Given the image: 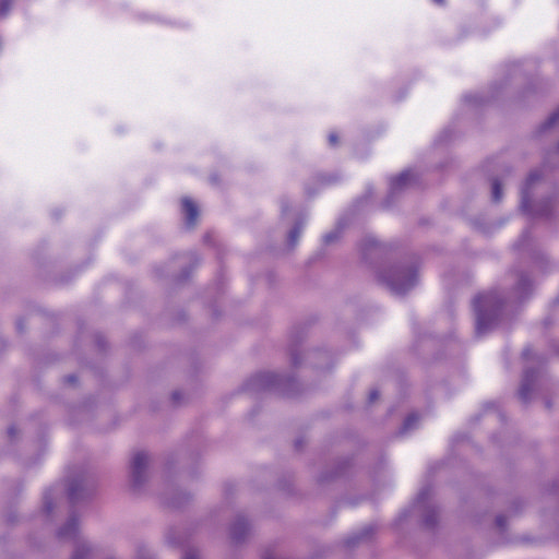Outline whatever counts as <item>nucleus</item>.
Listing matches in <instances>:
<instances>
[{
  "label": "nucleus",
  "mask_w": 559,
  "mask_h": 559,
  "mask_svg": "<svg viewBox=\"0 0 559 559\" xmlns=\"http://www.w3.org/2000/svg\"><path fill=\"white\" fill-rule=\"evenodd\" d=\"M183 559H198V556L194 552H187L183 557Z\"/></svg>",
  "instance_id": "nucleus-22"
},
{
  "label": "nucleus",
  "mask_w": 559,
  "mask_h": 559,
  "mask_svg": "<svg viewBox=\"0 0 559 559\" xmlns=\"http://www.w3.org/2000/svg\"><path fill=\"white\" fill-rule=\"evenodd\" d=\"M136 559H152L146 549H140L136 555Z\"/></svg>",
  "instance_id": "nucleus-17"
},
{
  "label": "nucleus",
  "mask_w": 559,
  "mask_h": 559,
  "mask_svg": "<svg viewBox=\"0 0 559 559\" xmlns=\"http://www.w3.org/2000/svg\"><path fill=\"white\" fill-rule=\"evenodd\" d=\"M501 186L497 179L492 180L491 183V198L495 202H499L501 200Z\"/></svg>",
  "instance_id": "nucleus-9"
},
{
  "label": "nucleus",
  "mask_w": 559,
  "mask_h": 559,
  "mask_svg": "<svg viewBox=\"0 0 559 559\" xmlns=\"http://www.w3.org/2000/svg\"><path fill=\"white\" fill-rule=\"evenodd\" d=\"M502 307V299L497 293L479 295L474 300L476 312V332L485 334L496 323Z\"/></svg>",
  "instance_id": "nucleus-1"
},
{
  "label": "nucleus",
  "mask_w": 559,
  "mask_h": 559,
  "mask_svg": "<svg viewBox=\"0 0 559 559\" xmlns=\"http://www.w3.org/2000/svg\"><path fill=\"white\" fill-rule=\"evenodd\" d=\"M260 379L266 382V385H273L275 383V377L273 374L261 376Z\"/></svg>",
  "instance_id": "nucleus-16"
},
{
  "label": "nucleus",
  "mask_w": 559,
  "mask_h": 559,
  "mask_svg": "<svg viewBox=\"0 0 559 559\" xmlns=\"http://www.w3.org/2000/svg\"><path fill=\"white\" fill-rule=\"evenodd\" d=\"M530 393H531V388H530V384L527 382V380H525L520 390H519V395L520 397L523 400V401H527L528 397H530Z\"/></svg>",
  "instance_id": "nucleus-10"
},
{
  "label": "nucleus",
  "mask_w": 559,
  "mask_h": 559,
  "mask_svg": "<svg viewBox=\"0 0 559 559\" xmlns=\"http://www.w3.org/2000/svg\"><path fill=\"white\" fill-rule=\"evenodd\" d=\"M78 521L75 518H71L59 531V535L62 538H71L76 535Z\"/></svg>",
  "instance_id": "nucleus-7"
},
{
  "label": "nucleus",
  "mask_w": 559,
  "mask_h": 559,
  "mask_svg": "<svg viewBox=\"0 0 559 559\" xmlns=\"http://www.w3.org/2000/svg\"><path fill=\"white\" fill-rule=\"evenodd\" d=\"M248 531V523L245 519H238L231 530H230V534H231V537L235 539V540H240L241 538L245 537L246 533Z\"/></svg>",
  "instance_id": "nucleus-6"
},
{
  "label": "nucleus",
  "mask_w": 559,
  "mask_h": 559,
  "mask_svg": "<svg viewBox=\"0 0 559 559\" xmlns=\"http://www.w3.org/2000/svg\"><path fill=\"white\" fill-rule=\"evenodd\" d=\"M90 551L91 549L86 544H80L76 547L72 559H84L90 554Z\"/></svg>",
  "instance_id": "nucleus-8"
},
{
  "label": "nucleus",
  "mask_w": 559,
  "mask_h": 559,
  "mask_svg": "<svg viewBox=\"0 0 559 559\" xmlns=\"http://www.w3.org/2000/svg\"><path fill=\"white\" fill-rule=\"evenodd\" d=\"M70 496H71V498H75L74 488H70Z\"/></svg>",
  "instance_id": "nucleus-24"
},
{
  "label": "nucleus",
  "mask_w": 559,
  "mask_h": 559,
  "mask_svg": "<svg viewBox=\"0 0 559 559\" xmlns=\"http://www.w3.org/2000/svg\"><path fill=\"white\" fill-rule=\"evenodd\" d=\"M436 3L442 4L444 0H433Z\"/></svg>",
  "instance_id": "nucleus-27"
},
{
  "label": "nucleus",
  "mask_w": 559,
  "mask_h": 559,
  "mask_svg": "<svg viewBox=\"0 0 559 559\" xmlns=\"http://www.w3.org/2000/svg\"><path fill=\"white\" fill-rule=\"evenodd\" d=\"M378 278L392 293L402 295L415 286L417 274L413 265L396 264L379 272Z\"/></svg>",
  "instance_id": "nucleus-2"
},
{
  "label": "nucleus",
  "mask_w": 559,
  "mask_h": 559,
  "mask_svg": "<svg viewBox=\"0 0 559 559\" xmlns=\"http://www.w3.org/2000/svg\"><path fill=\"white\" fill-rule=\"evenodd\" d=\"M67 380H68L69 382H74V380H75V379H74V377H73V376H70V377H68V379H67Z\"/></svg>",
  "instance_id": "nucleus-26"
},
{
  "label": "nucleus",
  "mask_w": 559,
  "mask_h": 559,
  "mask_svg": "<svg viewBox=\"0 0 559 559\" xmlns=\"http://www.w3.org/2000/svg\"><path fill=\"white\" fill-rule=\"evenodd\" d=\"M300 233H301V226L300 225H296L289 233V242L290 245H295L297 241H298V238L300 236Z\"/></svg>",
  "instance_id": "nucleus-11"
},
{
  "label": "nucleus",
  "mask_w": 559,
  "mask_h": 559,
  "mask_svg": "<svg viewBox=\"0 0 559 559\" xmlns=\"http://www.w3.org/2000/svg\"><path fill=\"white\" fill-rule=\"evenodd\" d=\"M379 397V392L377 390H372L369 394V402L372 403L377 401Z\"/></svg>",
  "instance_id": "nucleus-18"
},
{
  "label": "nucleus",
  "mask_w": 559,
  "mask_h": 559,
  "mask_svg": "<svg viewBox=\"0 0 559 559\" xmlns=\"http://www.w3.org/2000/svg\"><path fill=\"white\" fill-rule=\"evenodd\" d=\"M12 1L13 0H0V15H4L9 11Z\"/></svg>",
  "instance_id": "nucleus-13"
},
{
  "label": "nucleus",
  "mask_w": 559,
  "mask_h": 559,
  "mask_svg": "<svg viewBox=\"0 0 559 559\" xmlns=\"http://www.w3.org/2000/svg\"><path fill=\"white\" fill-rule=\"evenodd\" d=\"M424 495H425V492H420L419 498H420V499H424Z\"/></svg>",
  "instance_id": "nucleus-30"
},
{
  "label": "nucleus",
  "mask_w": 559,
  "mask_h": 559,
  "mask_svg": "<svg viewBox=\"0 0 559 559\" xmlns=\"http://www.w3.org/2000/svg\"><path fill=\"white\" fill-rule=\"evenodd\" d=\"M559 121V109L554 112L547 120L546 122V126L547 127H552L555 126L557 122Z\"/></svg>",
  "instance_id": "nucleus-15"
},
{
  "label": "nucleus",
  "mask_w": 559,
  "mask_h": 559,
  "mask_svg": "<svg viewBox=\"0 0 559 559\" xmlns=\"http://www.w3.org/2000/svg\"><path fill=\"white\" fill-rule=\"evenodd\" d=\"M539 178H540L539 171H537V170L532 171L527 177L526 187L532 186L535 181L539 180Z\"/></svg>",
  "instance_id": "nucleus-14"
},
{
  "label": "nucleus",
  "mask_w": 559,
  "mask_h": 559,
  "mask_svg": "<svg viewBox=\"0 0 559 559\" xmlns=\"http://www.w3.org/2000/svg\"><path fill=\"white\" fill-rule=\"evenodd\" d=\"M417 419L418 418L416 415L408 416L404 423L403 429L406 431V430H409L411 428H413V426L417 421Z\"/></svg>",
  "instance_id": "nucleus-12"
},
{
  "label": "nucleus",
  "mask_w": 559,
  "mask_h": 559,
  "mask_svg": "<svg viewBox=\"0 0 559 559\" xmlns=\"http://www.w3.org/2000/svg\"><path fill=\"white\" fill-rule=\"evenodd\" d=\"M329 142H330V144H331V145H336V143H337V136H336V134L331 133V134L329 135Z\"/></svg>",
  "instance_id": "nucleus-20"
},
{
  "label": "nucleus",
  "mask_w": 559,
  "mask_h": 559,
  "mask_svg": "<svg viewBox=\"0 0 559 559\" xmlns=\"http://www.w3.org/2000/svg\"><path fill=\"white\" fill-rule=\"evenodd\" d=\"M45 509L47 512H50L52 510V504L47 498H45Z\"/></svg>",
  "instance_id": "nucleus-21"
},
{
  "label": "nucleus",
  "mask_w": 559,
  "mask_h": 559,
  "mask_svg": "<svg viewBox=\"0 0 559 559\" xmlns=\"http://www.w3.org/2000/svg\"><path fill=\"white\" fill-rule=\"evenodd\" d=\"M497 522H498V525H500V526L502 525L500 518L497 519Z\"/></svg>",
  "instance_id": "nucleus-28"
},
{
  "label": "nucleus",
  "mask_w": 559,
  "mask_h": 559,
  "mask_svg": "<svg viewBox=\"0 0 559 559\" xmlns=\"http://www.w3.org/2000/svg\"><path fill=\"white\" fill-rule=\"evenodd\" d=\"M427 524H428V525H432V524H433V522H432V521L427 520Z\"/></svg>",
  "instance_id": "nucleus-29"
},
{
  "label": "nucleus",
  "mask_w": 559,
  "mask_h": 559,
  "mask_svg": "<svg viewBox=\"0 0 559 559\" xmlns=\"http://www.w3.org/2000/svg\"><path fill=\"white\" fill-rule=\"evenodd\" d=\"M147 466L148 455L144 452L135 453L131 462V481L135 488L141 487L146 480Z\"/></svg>",
  "instance_id": "nucleus-3"
},
{
  "label": "nucleus",
  "mask_w": 559,
  "mask_h": 559,
  "mask_svg": "<svg viewBox=\"0 0 559 559\" xmlns=\"http://www.w3.org/2000/svg\"><path fill=\"white\" fill-rule=\"evenodd\" d=\"M528 280L526 277H522L519 282V288H524L526 286H528Z\"/></svg>",
  "instance_id": "nucleus-19"
},
{
  "label": "nucleus",
  "mask_w": 559,
  "mask_h": 559,
  "mask_svg": "<svg viewBox=\"0 0 559 559\" xmlns=\"http://www.w3.org/2000/svg\"><path fill=\"white\" fill-rule=\"evenodd\" d=\"M522 199H523V205H524L525 204V200H526V192L525 191H523Z\"/></svg>",
  "instance_id": "nucleus-25"
},
{
  "label": "nucleus",
  "mask_w": 559,
  "mask_h": 559,
  "mask_svg": "<svg viewBox=\"0 0 559 559\" xmlns=\"http://www.w3.org/2000/svg\"><path fill=\"white\" fill-rule=\"evenodd\" d=\"M413 180H414V175L412 171H409V170L403 171L399 176L392 178L391 183H390L391 189L393 191L403 189V188L409 186Z\"/></svg>",
  "instance_id": "nucleus-5"
},
{
  "label": "nucleus",
  "mask_w": 559,
  "mask_h": 559,
  "mask_svg": "<svg viewBox=\"0 0 559 559\" xmlns=\"http://www.w3.org/2000/svg\"><path fill=\"white\" fill-rule=\"evenodd\" d=\"M324 239H325L326 242H330V241H332L334 239V236L332 234H329V235H326L324 237Z\"/></svg>",
  "instance_id": "nucleus-23"
},
{
  "label": "nucleus",
  "mask_w": 559,
  "mask_h": 559,
  "mask_svg": "<svg viewBox=\"0 0 559 559\" xmlns=\"http://www.w3.org/2000/svg\"><path fill=\"white\" fill-rule=\"evenodd\" d=\"M182 211L186 216V223L188 226H193L198 218V207L192 200L189 198L182 199Z\"/></svg>",
  "instance_id": "nucleus-4"
}]
</instances>
